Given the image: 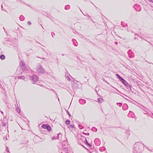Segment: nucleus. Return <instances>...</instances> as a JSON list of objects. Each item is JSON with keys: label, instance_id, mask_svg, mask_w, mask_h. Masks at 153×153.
<instances>
[{"label": "nucleus", "instance_id": "nucleus-1", "mask_svg": "<svg viewBox=\"0 0 153 153\" xmlns=\"http://www.w3.org/2000/svg\"><path fill=\"white\" fill-rule=\"evenodd\" d=\"M144 148V145L143 144L138 143L135 146L134 150V152H136L137 153H140L143 150V149Z\"/></svg>", "mask_w": 153, "mask_h": 153}, {"label": "nucleus", "instance_id": "nucleus-2", "mask_svg": "<svg viewBox=\"0 0 153 153\" xmlns=\"http://www.w3.org/2000/svg\"><path fill=\"white\" fill-rule=\"evenodd\" d=\"M36 70L39 73H44V70L43 68L40 65H39L37 66Z\"/></svg>", "mask_w": 153, "mask_h": 153}, {"label": "nucleus", "instance_id": "nucleus-3", "mask_svg": "<svg viewBox=\"0 0 153 153\" xmlns=\"http://www.w3.org/2000/svg\"><path fill=\"white\" fill-rule=\"evenodd\" d=\"M20 65L21 67L22 70L24 71H25L26 70H28V68L26 67L25 65L23 62L21 61L20 63Z\"/></svg>", "mask_w": 153, "mask_h": 153}, {"label": "nucleus", "instance_id": "nucleus-4", "mask_svg": "<svg viewBox=\"0 0 153 153\" xmlns=\"http://www.w3.org/2000/svg\"><path fill=\"white\" fill-rule=\"evenodd\" d=\"M38 79V76L36 75H33L32 77V80L33 83L37 81Z\"/></svg>", "mask_w": 153, "mask_h": 153}, {"label": "nucleus", "instance_id": "nucleus-5", "mask_svg": "<svg viewBox=\"0 0 153 153\" xmlns=\"http://www.w3.org/2000/svg\"><path fill=\"white\" fill-rule=\"evenodd\" d=\"M124 85L126 86V87L127 88L130 90H131V86L129 84L126 82V83Z\"/></svg>", "mask_w": 153, "mask_h": 153}, {"label": "nucleus", "instance_id": "nucleus-6", "mask_svg": "<svg viewBox=\"0 0 153 153\" xmlns=\"http://www.w3.org/2000/svg\"><path fill=\"white\" fill-rule=\"evenodd\" d=\"M79 102L81 104H83L85 103V101L82 99H80L79 100Z\"/></svg>", "mask_w": 153, "mask_h": 153}, {"label": "nucleus", "instance_id": "nucleus-7", "mask_svg": "<svg viewBox=\"0 0 153 153\" xmlns=\"http://www.w3.org/2000/svg\"><path fill=\"white\" fill-rule=\"evenodd\" d=\"M82 138L81 139L82 140L83 139L85 140L86 141V144L87 145H89L91 147V145H90V144L88 142L87 140H86L85 138L84 137H82Z\"/></svg>", "mask_w": 153, "mask_h": 153}, {"label": "nucleus", "instance_id": "nucleus-8", "mask_svg": "<svg viewBox=\"0 0 153 153\" xmlns=\"http://www.w3.org/2000/svg\"><path fill=\"white\" fill-rule=\"evenodd\" d=\"M70 9V6L69 5H66L65 7V9L66 10H68Z\"/></svg>", "mask_w": 153, "mask_h": 153}, {"label": "nucleus", "instance_id": "nucleus-9", "mask_svg": "<svg viewBox=\"0 0 153 153\" xmlns=\"http://www.w3.org/2000/svg\"><path fill=\"white\" fill-rule=\"evenodd\" d=\"M0 58L2 60H4L5 59V56L4 55H1L0 56Z\"/></svg>", "mask_w": 153, "mask_h": 153}, {"label": "nucleus", "instance_id": "nucleus-10", "mask_svg": "<svg viewBox=\"0 0 153 153\" xmlns=\"http://www.w3.org/2000/svg\"><path fill=\"white\" fill-rule=\"evenodd\" d=\"M72 40H73V42H74V45L75 46H77V45H78V43H77L76 42V43H75L74 42V41H76V40H75V39H73Z\"/></svg>", "mask_w": 153, "mask_h": 153}, {"label": "nucleus", "instance_id": "nucleus-11", "mask_svg": "<svg viewBox=\"0 0 153 153\" xmlns=\"http://www.w3.org/2000/svg\"><path fill=\"white\" fill-rule=\"evenodd\" d=\"M98 101L99 102H101L103 101L104 100L101 98H99L98 99Z\"/></svg>", "mask_w": 153, "mask_h": 153}, {"label": "nucleus", "instance_id": "nucleus-12", "mask_svg": "<svg viewBox=\"0 0 153 153\" xmlns=\"http://www.w3.org/2000/svg\"><path fill=\"white\" fill-rule=\"evenodd\" d=\"M92 130L96 132L97 131V129L94 127L92 128Z\"/></svg>", "mask_w": 153, "mask_h": 153}, {"label": "nucleus", "instance_id": "nucleus-13", "mask_svg": "<svg viewBox=\"0 0 153 153\" xmlns=\"http://www.w3.org/2000/svg\"><path fill=\"white\" fill-rule=\"evenodd\" d=\"M18 78L19 79H25V77L24 76H19L18 77Z\"/></svg>", "mask_w": 153, "mask_h": 153}, {"label": "nucleus", "instance_id": "nucleus-14", "mask_svg": "<svg viewBox=\"0 0 153 153\" xmlns=\"http://www.w3.org/2000/svg\"><path fill=\"white\" fill-rule=\"evenodd\" d=\"M65 123L67 125H69L70 124V122L69 120H68L66 121Z\"/></svg>", "mask_w": 153, "mask_h": 153}, {"label": "nucleus", "instance_id": "nucleus-15", "mask_svg": "<svg viewBox=\"0 0 153 153\" xmlns=\"http://www.w3.org/2000/svg\"><path fill=\"white\" fill-rule=\"evenodd\" d=\"M48 126L46 125L45 124H43L42 125V127L45 129H46L48 127Z\"/></svg>", "mask_w": 153, "mask_h": 153}, {"label": "nucleus", "instance_id": "nucleus-16", "mask_svg": "<svg viewBox=\"0 0 153 153\" xmlns=\"http://www.w3.org/2000/svg\"><path fill=\"white\" fill-rule=\"evenodd\" d=\"M69 128H74V126L72 125H70L68 126Z\"/></svg>", "mask_w": 153, "mask_h": 153}, {"label": "nucleus", "instance_id": "nucleus-17", "mask_svg": "<svg viewBox=\"0 0 153 153\" xmlns=\"http://www.w3.org/2000/svg\"><path fill=\"white\" fill-rule=\"evenodd\" d=\"M116 76L118 78L120 79L122 78L121 77L120 75H119L118 74H116Z\"/></svg>", "mask_w": 153, "mask_h": 153}, {"label": "nucleus", "instance_id": "nucleus-18", "mask_svg": "<svg viewBox=\"0 0 153 153\" xmlns=\"http://www.w3.org/2000/svg\"><path fill=\"white\" fill-rule=\"evenodd\" d=\"M117 104L118 105H119L120 107H121L122 105V103H117Z\"/></svg>", "mask_w": 153, "mask_h": 153}, {"label": "nucleus", "instance_id": "nucleus-19", "mask_svg": "<svg viewBox=\"0 0 153 153\" xmlns=\"http://www.w3.org/2000/svg\"><path fill=\"white\" fill-rule=\"evenodd\" d=\"M46 129H47L48 131H49L51 129V127L50 126H48Z\"/></svg>", "mask_w": 153, "mask_h": 153}, {"label": "nucleus", "instance_id": "nucleus-20", "mask_svg": "<svg viewBox=\"0 0 153 153\" xmlns=\"http://www.w3.org/2000/svg\"><path fill=\"white\" fill-rule=\"evenodd\" d=\"M78 126H79V127L80 129H82V128H84L83 127L79 125Z\"/></svg>", "mask_w": 153, "mask_h": 153}, {"label": "nucleus", "instance_id": "nucleus-21", "mask_svg": "<svg viewBox=\"0 0 153 153\" xmlns=\"http://www.w3.org/2000/svg\"><path fill=\"white\" fill-rule=\"evenodd\" d=\"M125 79H124L123 78H122L120 79V81L122 82H123V81H124Z\"/></svg>", "mask_w": 153, "mask_h": 153}, {"label": "nucleus", "instance_id": "nucleus-22", "mask_svg": "<svg viewBox=\"0 0 153 153\" xmlns=\"http://www.w3.org/2000/svg\"><path fill=\"white\" fill-rule=\"evenodd\" d=\"M127 82L126 81L124 80V81L122 82V83L124 85L126 83V82Z\"/></svg>", "mask_w": 153, "mask_h": 153}, {"label": "nucleus", "instance_id": "nucleus-23", "mask_svg": "<svg viewBox=\"0 0 153 153\" xmlns=\"http://www.w3.org/2000/svg\"><path fill=\"white\" fill-rule=\"evenodd\" d=\"M6 151L7 152H9V149L7 147H6Z\"/></svg>", "mask_w": 153, "mask_h": 153}, {"label": "nucleus", "instance_id": "nucleus-24", "mask_svg": "<svg viewBox=\"0 0 153 153\" xmlns=\"http://www.w3.org/2000/svg\"><path fill=\"white\" fill-rule=\"evenodd\" d=\"M67 79L68 81H70L71 79L69 77H67Z\"/></svg>", "mask_w": 153, "mask_h": 153}, {"label": "nucleus", "instance_id": "nucleus-25", "mask_svg": "<svg viewBox=\"0 0 153 153\" xmlns=\"http://www.w3.org/2000/svg\"><path fill=\"white\" fill-rule=\"evenodd\" d=\"M27 23H28L29 25H31V22H29V21H28V22H27Z\"/></svg>", "mask_w": 153, "mask_h": 153}, {"label": "nucleus", "instance_id": "nucleus-26", "mask_svg": "<svg viewBox=\"0 0 153 153\" xmlns=\"http://www.w3.org/2000/svg\"><path fill=\"white\" fill-rule=\"evenodd\" d=\"M67 113H68V114L70 116H71V115L70 114H69V112H68V111H67Z\"/></svg>", "mask_w": 153, "mask_h": 153}, {"label": "nucleus", "instance_id": "nucleus-27", "mask_svg": "<svg viewBox=\"0 0 153 153\" xmlns=\"http://www.w3.org/2000/svg\"><path fill=\"white\" fill-rule=\"evenodd\" d=\"M54 138H55L54 137H53L52 138V140H54Z\"/></svg>", "mask_w": 153, "mask_h": 153}, {"label": "nucleus", "instance_id": "nucleus-28", "mask_svg": "<svg viewBox=\"0 0 153 153\" xmlns=\"http://www.w3.org/2000/svg\"><path fill=\"white\" fill-rule=\"evenodd\" d=\"M115 44H116L117 45V42H115Z\"/></svg>", "mask_w": 153, "mask_h": 153}, {"label": "nucleus", "instance_id": "nucleus-29", "mask_svg": "<svg viewBox=\"0 0 153 153\" xmlns=\"http://www.w3.org/2000/svg\"><path fill=\"white\" fill-rule=\"evenodd\" d=\"M89 135V133H87V135Z\"/></svg>", "mask_w": 153, "mask_h": 153}, {"label": "nucleus", "instance_id": "nucleus-30", "mask_svg": "<svg viewBox=\"0 0 153 153\" xmlns=\"http://www.w3.org/2000/svg\"><path fill=\"white\" fill-rule=\"evenodd\" d=\"M1 8L2 9V7H3L2 5H1Z\"/></svg>", "mask_w": 153, "mask_h": 153}, {"label": "nucleus", "instance_id": "nucleus-31", "mask_svg": "<svg viewBox=\"0 0 153 153\" xmlns=\"http://www.w3.org/2000/svg\"><path fill=\"white\" fill-rule=\"evenodd\" d=\"M64 54H62V56H64Z\"/></svg>", "mask_w": 153, "mask_h": 153}, {"label": "nucleus", "instance_id": "nucleus-32", "mask_svg": "<svg viewBox=\"0 0 153 153\" xmlns=\"http://www.w3.org/2000/svg\"><path fill=\"white\" fill-rule=\"evenodd\" d=\"M1 113H2L3 114V113L2 111H1Z\"/></svg>", "mask_w": 153, "mask_h": 153}, {"label": "nucleus", "instance_id": "nucleus-33", "mask_svg": "<svg viewBox=\"0 0 153 153\" xmlns=\"http://www.w3.org/2000/svg\"><path fill=\"white\" fill-rule=\"evenodd\" d=\"M134 39H136V38H135V37H134Z\"/></svg>", "mask_w": 153, "mask_h": 153}, {"label": "nucleus", "instance_id": "nucleus-34", "mask_svg": "<svg viewBox=\"0 0 153 153\" xmlns=\"http://www.w3.org/2000/svg\"><path fill=\"white\" fill-rule=\"evenodd\" d=\"M16 72H17L18 73V70H17V71H16Z\"/></svg>", "mask_w": 153, "mask_h": 153}, {"label": "nucleus", "instance_id": "nucleus-35", "mask_svg": "<svg viewBox=\"0 0 153 153\" xmlns=\"http://www.w3.org/2000/svg\"><path fill=\"white\" fill-rule=\"evenodd\" d=\"M81 140V139H79V140Z\"/></svg>", "mask_w": 153, "mask_h": 153}, {"label": "nucleus", "instance_id": "nucleus-36", "mask_svg": "<svg viewBox=\"0 0 153 153\" xmlns=\"http://www.w3.org/2000/svg\"><path fill=\"white\" fill-rule=\"evenodd\" d=\"M136 35H137V34H135V36Z\"/></svg>", "mask_w": 153, "mask_h": 153}, {"label": "nucleus", "instance_id": "nucleus-37", "mask_svg": "<svg viewBox=\"0 0 153 153\" xmlns=\"http://www.w3.org/2000/svg\"><path fill=\"white\" fill-rule=\"evenodd\" d=\"M52 36L53 37V35H52Z\"/></svg>", "mask_w": 153, "mask_h": 153}, {"label": "nucleus", "instance_id": "nucleus-38", "mask_svg": "<svg viewBox=\"0 0 153 153\" xmlns=\"http://www.w3.org/2000/svg\"><path fill=\"white\" fill-rule=\"evenodd\" d=\"M52 36L53 37V35H52Z\"/></svg>", "mask_w": 153, "mask_h": 153}, {"label": "nucleus", "instance_id": "nucleus-39", "mask_svg": "<svg viewBox=\"0 0 153 153\" xmlns=\"http://www.w3.org/2000/svg\"><path fill=\"white\" fill-rule=\"evenodd\" d=\"M42 59H45V58H42Z\"/></svg>", "mask_w": 153, "mask_h": 153}, {"label": "nucleus", "instance_id": "nucleus-40", "mask_svg": "<svg viewBox=\"0 0 153 153\" xmlns=\"http://www.w3.org/2000/svg\"><path fill=\"white\" fill-rule=\"evenodd\" d=\"M152 2L153 3V2Z\"/></svg>", "mask_w": 153, "mask_h": 153}]
</instances>
